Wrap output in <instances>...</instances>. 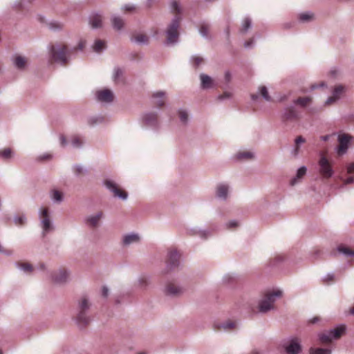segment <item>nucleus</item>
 <instances>
[{"instance_id":"obj_1","label":"nucleus","mask_w":354,"mask_h":354,"mask_svg":"<svg viewBox=\"0 0 354 354\" xmlns=\"http://www.w3.org/2000/svg\"><path fill=\"white\" fill-rule=\"evenodd\" d=\"M172 12L175 13L174 19L167 30V39L168 43H174L178 38V28L181 20V8L177 1H173L171 4Z\"/></svg>"},{"instance_id":"obj_2","label":"nucleus","mask_w":354,"mask_h":354,"mask_svg":"<svg viewBox=\"0 0 354 354\" xmlns=\"http://www.w3.org/2000/svg\"><path fill=\"white\" fill-rule=\"evenodd\" d=\"M71 54V51L68 50L67 46L60 44L56 48L52 46L50 48V62H59L65 66L68 63V56Z\"/></svg>"},{"instance_id":"obj_3","label":"nucleus","mask_w":354,"mask_h":354,"mask_svg":"<svg viewBox=\"0 0 354 354\" xmlns=\"http://www.w3.org/2000/svg\"><path fill=\"white\" fill-rule=\"evenodd\" d=\"M281 292L280 291H275L273 292H267L263 298L260 301L259 304V310L261 313H266L268 310L274 308V303L275 297L280 296Z\"/></svg>"},{"instance_id":"obj_4","label":"nucleus","mask_w":354,"mask_h":354,"mask_svg":"<svg viewBox=\"0 0 354 354\" xmlns=\"http://www.w3.org/2000/svg\"><path fill=\"white\" fill-rule=\"evenodd\" d=\"M346 330V326L344 325L335 328L334 330L328 333H324L319 335V340L323 344H328L332 341V339L339 338Z\"/></svg>"},{"instance_id":"obj_5","label":"nucleus","mask_w":354,"mask_h":354,"mask_svg":"<svg viewBox=\"0 0 354 354\" xmlns=\"http://www.w3.org/2000/svg\"><path fill=\"white\" fill-rule=\"evenodd\" d=\"M89 308L88 301L86 298H83L79 304V313L76 317L77 324L84 327L86 326L89 322V318L86 315V310Z\"/></svg>"},{"instance_id":"obj_6","label":"nucleus","mask_w":354,"mask_h":354,"mask_svg":"<svg viewBox=\"0 0 354 354\" xmlns=\"http://www.w3.org/2000/svg\"><path fill=\"white\" fill-rule=\"evenodd\" d=\"M319 173L324 178L328 179L333 175V169L328 160L324 155H322L319 160Z\"/></svg>"},{"instance_id":"obj_7","label":"nucleus","mask_w":354,"mask_h":354,"mask_svg":"<svg viewBox=\"0 0 354 354\" xmlns=\"http://www.w3.org/2000/svg\"><path fill=\"white\" fill-rule=\"evenodd\" d=\"M104 185L113 194L115 197H118L122 200L127 198V192L122 189L116 183L111 180H106Z\"/></svg>"},{"instance_id":"obj_8","label":"nucleus","mask_w":354,"mask_h":354,"mask_svg":"<svg viewBox=\"0 0 354 354\" xmlns=\"http://www.w3.org/2000/svg\"><path fill=\"white\" fill-rule=\"evenodd\" d=\"M40 218L41 220L42 228L44 233H46L53 229L48 207L41 208Z\"/></svg>"},{"instance_id":"obj_9","label":"nucleus","mask_w":354,"mask_h":354,"mask_svg":"<svg viewBox=\"0 0 354 354\" xmlns=\"http://www.w3.org/2000/svg\"><path fill=\"white\" fill-rule=\"evenodd\" d=\"M284 348L287 354H298L301 350L299 339L292 338L284 346Z\"/></svg>"},{"instance_id":"obj_10","label":"nucleus","mask_w":354,"mask_h":354,"mask_svg":"<svg viewBox=\"0 0 354 354\" xmlns=\"http://www.w3.org/2000/svg\"><path fill=\"white\" fill-rule=\"evenodd\" d=\"M180 254L175 248H170L168 251L167 263L170 268L178 267Z\"/></svg>"},{"instance_id":"obj_11","label":"nucleus","mask_w":354,"mask_h":354,"mask_svg":"<svg viewBox=\"0 0 354 354\" xmlns=\"http://www.w3.org/2000/svg\"><path fill=\"white\" fill-rule=\"evenodd\" d=\"M351 137L348 134H342L339 136L338 154L342 155L346 153Z\"/></svg>"},{"instance_id":"obj_12","label":"nucleus","mask_w":354,"mask_h":354,"mask_svg":"<svg viewBox=\"0 0 354 354\" xmlns=\"http://www.w3.org/2000/svg\"><path fill=\"white\" fill-rule=\"evenodd\" d=\"M97 97L99 101L111 102L113 100V94L109 89H103L97 92Z\"/></svg>"},{"instance_id":"obj_13","label":"nucleus","mask_w":354,"mask_h":354,"mask_svg":"<svg viewBox=\"0 0 354 354\" xmlns=\"http://www.w3.org/2000/svg\"><path fill=\"white\" fill-rule=\"evenodd\" d=\"M344 91V87L342 86H337L335 88L333 95L329 97L326 102V104H331L337 100H338L341 95V94Z\"/></svg>"},{"instance_id":"obj_14","label":"nucleus","mask_w":354,"mask_h":354,"mask_svg":"<svg viewBox=\"0 0 354 354\" xmlns=\"http://www.w3.org/2000/svg\"><path fill=\"white\" fill-rule=\"evenodd\" d=\"M165 93L162 91H158L153 94L152 97L154 99L153 103L158 107H162L165 104Z\"/></svg>"},{"instance_id":"obj_15","label":"nucleus","mask_w":354,"mask_h":354,"mask_svg":"<svg viewBox=\"0 0 354 354\" xmlns=\"http://www.w3.org/2000/svg\"><path fill=\"white\" fill-rule=\"evenodd\" d=\"M103 213L102 212H98L95 215L91 216L86 219V223L91 227H95L97 226L100 220L102 218Z\"/></svg>"},{"instance_id":"obj_16","label":"nucleus","mask_w":354,"mask_h":354,"mask_svg":"<svg viewBox=\"0 0 354 354\" xmlns=\"http://www.w3.org/2000/svg\"><path fill=\"white\" fill-rule=\"evenodd\" d=\"M283 118L285 120H294L298 118V115L295 109L291 107L286 110Z\"/></svg>"},{"instance_id":"obj_17","label":"nucleus","mask_w":354,"mask_h":354,"mask_svg":"<svg viewBox=\"0 0 354 354\" xmlns=\"http://www.w3.org/2000/svg\"><path fill=\"white\" fill-rule=\"evenodd\" d=\"M131 39L135 40L140 44H147L149 42V37L147 35L141 32H136L132 35Z\"/></svg>"},{"instance_id":"obj_18","label":"nucleus","mask_w":354,"mask_h":354,"mask_svg":"<svg viewBox=\"0 0 354 354\" xmlns=\"http://www.w3.org/2000/svg\"><path fill=\"white\" fill-rule=\"evenodd\" d=\"M181 292V289L172 283L167 284L166 293L171 295H178Z\"/></svg>"},{"instance_id":"obj_19","label":"nucleus","mask_w":354,"mask_h":354,"mask_svg":"<svg viewBox=\"0 0 354 354\" xmlns=\"http://www.w3.org/2000/svg\"><path fill=\"white\" fill-rule=\"evenodd\" d=\"M144 120L149 125H155L158 122V115L155 113L146 114L144 117Z\"/></svg>"},{"instance_id":"obj_20","label":"nucleus","mask_w":354,"mask_h":354,"mask_svg":"<svg viewBox=\"0 0 354 354\" xmlns=\"http://www.w3.org/2000/svg\"><path fill=\"white\" fill-rule=\"evenodd\" d=\"M201 80L202 87L204 88H210L213 86V80L207 75L201 74Z\"/></svg>"},{"instance_id":"obj_21","label":"nucleus","mask_w":354,"mask_h":354,"mask_svg":"<svg viewBox=\"0 0 354 354\" xmlns=\"http://www.w3.org/2000/svg\"><path fill=\"white\" fill-rule=\"evenodd\" d=\"M236 323L234 321L228 320L225 324H223L222 326H219L216 324H214V328L216 330H221L223 329L225 330H230L235 328Z\"/></svg>"},{"instance_id":"obj_22","label":"nucleus","mask_w":354,"mask_h":354,"mask_svg":"<svg viewBox=\"0 0 354 354\" xmlns=\"http://www.w3.org/2000/svg\"><path fill=\"white\" fill-rule=\"evenodd\" d=\"M140 240V237L138 234H131L126 235L123 239V242L125 245H129L132 243L138 242Z\"/></svg>"},{"instance_id":"obj_23","label":"nucleus","mask_w":354,"mask_h":354,"mask_svg":"<svg viewBox=\"0 0 354 354\" xmlns=\"http://www.w3.org/2000/svg\"><path fill=\"white\" fill-rule=\"evenodd\" d=\"M228 186L225 185H219L217 187L216 194L219 198H225L227 195Z\"/></svg>"},{"instance_id":"obj_24","label":"nucleus","mask_w":354,"mask_h":354,"mask_svg":"<svg viewBox=\"0 0 354 354\" xmlns=\"http://www.w3.org/2000/svg\"><path fill=\"white\" fill-rule=\"evenodd\" d=\"M15 64L18 68L23 69L27 64V59L20 55H17L15 58Z\"/></svg>"},{"instance_id":"obj_25","label":"nucleus","mask_w":354,"mask_h":354,"mask_svg":"<svg viewBox=\"0 0 354 354\" xmlns=\"http://www.w3.org/2000/svg\"><path fill=\"white\" fill-rule=\"evenodd\" d=\"M90 24L93 28H99L102 24V17L99 15H93L90 18Z\"/></svg>"},{"instance_id":"obj_26","label":"nucleus","mask_w":354,"mask_h":354,"mask_svg":"<svg viewBox=\"0 0 354 354\" xmlns=\"http://www.w3.org/2000/svg\"><path fill=\"white\" fill-rule=\"evenodd\" d=\"M59 277L56 276L54 277V280L57 283H62L66 281L68 278V273L66 270L62 269L59 271Z\"/></svg>"},{"instance_id":"obj_27","label":"nucleus","mask_w":354,"mask_h":354,"mask_svg":"<svg viewBox=\"0 0 354 354\" xmlns=\"http://www.w3.org/2000/svg\"><path fill=\"white\" fill-rule=\"evenodd\" d=\"M311 102L312 99L310 97H300L295 100V103L302 107H305L310 104Z\"/></svg>"},{"instance_id":"obj_28","label":"nucleus","mask_w":354,"mask_h":354,"mask_svg":"<svg viewBox=\"0 0 354 354\" xmlns=\"http://www.w3.org/2000/svg\"><path fill=\"white\" fill-rule=\"evenodd\" d=\"M238 160H250L253 158V154L250 151H241L236 155Z\"/></svg>"},{"instance_id":"obj_29","label":"nucleus","mask_w":354,"mask_h":354,"mask_svg":"<svg viewBox=\"0 0 354 354\" xmlns=\"http://www.w3.org/2000/svg\"><path fill=\"white\" fill-rule=\"evenodd\" d=\"M93 48L94 51L100 53L106 48L105 41L100 39H97L95 41Z\"/></svg>"},{"instance_id":"obj_30","label":"nucleus","mask_w":354,"mask_h":354,"mask_svg":"<svg viewBox=\"0 0 354 354\" xmlns=\"http://www.w3.org/2000/svg\"><path fill=\"white\" fill-rule=\"evenodd\" d=\"M112 24L115 29L120 30L124 26V23L121 18L115 17L112 19Z\"/></svg>"},{"instance_id":"obj_31","label":"nucleus","mask_w":354,"mask_h":354,"mask_svg":"<svg viewBox=\"0 0 354 354\" xmlns=\"http://www.w3.org/2000/svg\"><path fill=\"white\" fill-rule=\"evenodd\" d=\"M310 354H331V351L328 348H311L310 349Z\"/></svg>"},{"instance_id":"obj_32","label":"nucleus","mask_w":354,"mask_h":354,"mask_svg":"<svg viewBox=\"0 0 354 354\" xmlns=\"http://www.w3.org/2000/svg\"><path fill=\"white\" fill-rule=\"evenodd\" d=\"M338 251L346 254V256H354V250L343 245L338 247Z\"/></svg>"},{"instance_id":"obj_33","label":"nucleus","mask_w":354,"mask_h":354,"mask_svg":"<svg viewBox=\"0 0 354 354\" xmlns=\"http://www.w3.org/2000/svg\"><path fill=\"white\" fill-rule=\"evenodd\" d=\"M17 265L20 268H21L24 272H30L33 270L32 265L28 263L19 262L17 263Z\"/></svg>"},{"instance_id":"obj_34","label":"nucleus","mask_w":354,"mask_h":354,"mask_svg":"<svg viewBox=\"0 0 354 354\" xmlns=\"http://www.w3.org/2000/svg\"><path fill=\"white\" fill-rule=\"evenodd\" d=\"M71 142L75 147H80L82 145L83 140L79 136H74L72 137Z\"/></svg>"},{"instance_id":"obj_35","label":"nucleus","mask_w":354,"mask_h":354,"mask_svg":"<svg viewBox=\"0 0 354 354\" xmlns=\"http://www.w3.org/2000/svg\"><path fill=\"white\" fill-rule=\"evenodd\" d=\"M209 30V26L208 24L203 23L201 25L199 31L203 36L207 37Z\"/></svg>"},{"instance_id":"obj_36","label":"nucleus","mask_w":354,"mask_h":354,"mask_svg":"<svg viewBox=\"0 0 354 354\" xmlns=\"http://www.w3.org/2000/svg\"><path fill=\"white\" fill-rule=\"evenodd\" d=\"M299 19L303 22H306L313 19V15L311 13H301L299 15Z\"/></svg>"},{"instance_id":"obj_37","label":"nucleus","mask_w":354,"mask_h":354,"mask_svg":"<svg viewBox=\"0 0 354 354\" xmlns=\"http://www.w3.org/2000/svg\"><path fill=\"white\" fill-rule=\"evenodd\" d=\"M0 156L3 159H8L12 156V150L10 148L0 151Z\"/></svg>"},{"instance_id":"obj_38","label":"nucleus","mask_w":354,"mask_h":354,"mask_svg":"<svg viewBox=\"0 0 354 354\" xmlns=\"http://www.w3.org/2000/svg\"><path fill=\"white\" fill-rule=\"evenodd\" d=\"M259 91L261 96L267 101L270 100V97L268 95V89L266 86H262L259 87Z\"/></svg>"},{"instance_id":"obj_39","label":"nucleus","mask_w":354,"mask_h":354,"mask_svg":"<svg viewBox=\"0 0 354 354\" xmlns=\"http://www.w3.org/2000/svg\"><path fill=\"white\" fill-rule=\"evenodd\" d=\"M305 142V140L302 136H299L295 140V149L294 151L295 155H297L299 151V145Z\"/></svg>"},{"instance_id":"obj_40","label":"nucleus","mask_w":354,"mask_h":354,"mask_svg":"<svg viewBox=\"0 0 354 354\" xmlns=\"http://www.w3.org/2000/svg\"><path fill=\"white\" fill-rule=\"evenodd\" d=\"M250 25H251L250 19L248 18H245L243 21L242 28H241V31L242 32H245L248 30V28L250 27Z\"/></svg>"},{"instance_id":"obj_41","label":"nucleus","mask_w":354,"mask_h":354,"mask_svg":"<svg viewBox=\"0 0 354 354\" xmlns=\"http://www.w3.org/2000/svg\"><path fill=\"white\" fill-rule=\"evenodd\" d=\"M48 26L50 29L56 30H61L63 28L64 25L61 23L54 21V22H50L48 24Z\"/></svg>"},{"instance_id":"obj_42","label":"nucleus","mask_w":354,"mask_h":354,"mask_svg":"<svg viewBox=\"0 0 354 354\" xmlns=\"http://www.w3.org/2000/svg\"><path fill=\"white\" fill-rule=\"evenodd\" d=\"M53 199L55 201L60 202L62 200V192L57 190H53Z\"/></svg>"},{"instance_id":"obj_43","label":"nucleus","mask_w":354,"mask_h":354,"mask_svg":"<svg viewBox=\"0 0 354 354\" xmlns=\"http://www.w3.org/2000/svg\"><path fill=\"white\" fill-rule=\"evenodd\" d=\"M122 75V71L120 68H117L115 69V73H114V75H113V79H114V81L118 83L120 82V76Z\"/></svg>"},{"instance_id":"obj_44","label":"nucleus","mask_w":354,"mask_h":354,"mask_svg":"<svg viewBox=\"0 0 354 354\" xmlns=\"http://www.w3.org/2000/svg\"><path fill=\"white\" fill-rule=\"evenodd\" d=\"M306 173V168L305 167H300L297 173V178H301L303 176H305Z\"/></svg>"},{"instance_id":"obj_45","label":"nucleus","mask_w":354,"mask_h":354,"mask_svg":"<svg viewBox=\"0 0 354 354\" xmlns=\"http://www.w3.org/2000/svg\"><path fill=\"white\" fill-rule=\"evenodd\" d=\"M179 117L180 120L183 122H186L188 119V115L187 113L184 111H179Z\"/></svg>"},{"instance_id":"obj_46","label":"nucleus","mask_w":354,"mask_h":354,"mask_svg":"<svg viewBox=\"0 0 354 354\" xmlns=\"http://www.w3.org/2000/svg\"><path fill=\"white\" fill-rule=\"evenodd\" d=\"M86 41L84 40H80L77 47L74 48L73 50H83L85 47Z\"/></svg>"},{"instance_id":"obj_47","label":"nucleus","mask_w":354,"mask_h":354,"mask_svg":"<svg viewBox=\"0 0 354 354\" xmlns=\"http://www.w3.org/2000/svg\"><path fill=\"white\" fill-rule=\"evenodd\" d=\"M203 62V59L201 57H194L193 58V63L196 66H199Z\"/></svg>"},{"instance_id":"obj_48","label":"nucleus","mask_w":354,"mask_h":354,"mask_svg":"<svg viewBox=\"0 0 354 354\" xmlns=\"http://www.w3.org/2000/svg\"><path fill=\"white\" fill-rule=\"evenodd\" d=\"M24 216H19L15 218V224L18 225H23L25 223Z\"/></svg>"},{"instance_id":"obj_49","label":"nucleus","mask_w":354,"mask_h":354,"mask_svg":"<svg viewBox=\"0 0 354 354\" xmlns=\"http://www.w3.org/2000/svg\"><path fill=\"white\" fill-rule=\"evenodd\" d=\"M232 96V93L230 92H224L223 95L218 96V100H221L225 98H230Z\"/></svg>"},{"instance_id":"obj_50","label":"nucleus","mask_w":354,"mask_h":354,"mask_svg":"<svg viewBox=\"0 0 354 354\" xmlns=\"http://www.w3.org/2000/svg\"><path fill=\"white\" fill-rule=\"evenodd\" d=\"M0 252H2L6 255H10L12 254V250H8V249H4L1 247V245H0Z\"/></svg>"},{"instance_id":"obj_51","label":"nucleus","mask_w":354,"mask_h":354,"mask_svg":"<svg viewBox=\"0 0 354 354\" xmlns=\"http://www.w3.org/2000/svg\"><path fill=\"white\" fill-rule=\"evenodd\" d=\"M347 172L350 174H354V162L351 163L347 167Z\"/></svg>"},{"instance_id":"obj_52","label":"nucleus","mask_w":354,"mask_h":354,"mask_svg":"<svg viewBox=\"0 0 354 354\" xmlns=\"http://www.w3.org/2000/svg\"><path fill=\"white\" fill-rule=\"evenodd\" d=\"M225 82L226 84H228L230 80H231V74L229 71H227L225 73Z\"/></svg>"},{"instance_id":"obj_53","label":"nucleus","mask_w":354,"mask_h":354,"mask_svg":"<svg viewBox=\"0 0 354 354\" xmlns=\"http://www.w3.org/2000/svg\"><path fill=\"white\" fill-rule=\"evenodd\" d=\"M74 171L77 175L81 174L82 173V168L80 166H75L74 167Z\"/></svg>"},{"instance_id":"obj_54","label":"nucleus","mask_w":354,"mask_h":354,"mask_svg":"<svg viewBox=\"0 0 354 354\" xmlns=\"http://www.w3.org/2000/svg\"><path fill=\"white\" fill-rule=\"evenodd\" d=\"M354 182V178L353 177H348L344 180V184L348 185L350 183H352Z\"/></svg>"},{"instance_id":"obj_55","label":"nucleus","mask_w":354,"mask_h":354,"mask_svg":"<svg viewBox=\"0 0 354 354\" xmlns=\"http://www.w3.org/2000/svg\"><path fill=\"white\" fill-rule=\"evenodd\" d=\"M238 225V223L236 221H231L227 224L228 228L235 227Z\"/></svg>"},{"instance_id":"obj_56","label":"nucleus","mask_w":354,"mask_h":354,"mask_svg":"<svg viewBox=\"0 0 354 354\" xmlns=\"http://www.w3.org/2000/svg\"><path fill=\"white\" fill-rule=\"evenodd\" d=\"M108 292H109V290L106 287H104L103 289H102V295L104 297H107L108 295Z\"/></svg>"},{"instance_id":"obj_57","label":"nucleus","mask_w":354,"mask_h":354,"mask_svg":"<svg viewBox=\"0 0 354 354\" xmlns=\"http://www.w3.org/2000/svg\"><path fill=\"white\" fill-rule=\"evenodd\" d=\"M61 144L62 146H64L66 144V138L63 136L61 137Z\"/></svg>"},{"instance_id":"obj_58","label":"nucleus","mask_w":354,"mask_h":354,"mask_svg":"<svg viewBox=\"0 0 354 354\" xmlns=\"http://www.w3.org/2000/svg\"><path fill=\"white\" fill-rule=\"evenodd\" d=\"M318 320H319V318H318V317H314L313 319H312L310 320V323H312V324H315V323H316Z\"/></svg>"},{"instance_id":"obj_59","label":"nucleus","mask_w":354,"mask_h":354,"mask_svg":"<svg viewBox=\"0 0 354 354\" xmlns=\"http://www.w3.org/2000/svg\"><path fill=\"white\" fill-rule=\"evenodd\" d=\"M251 97L253 100H256L258 98V95L257 94H252Z\"/></svg>"},{"instance_id":"obj_60","label":"nucleus","mask_w":354,"mask_h":354,"mask_svg":"<svg viewBox=\"0 0 354 354\" xmlns=\"http://www.w3.org/2000/svg\"><path fill=\"white\" fill-rule=\"evenodd\" d=\"M253 40L252 39H250V41H247L245 43V46H250V44L252 43Z\"/></svg>"},{"instance_id":"obj_61","label":"nucleus","mask_w":354,"mask_h":354,"mask_svg":"<svg viewBox=\"0 0 354 354\" xmlns=\"http://www.w3.org/2000/svg\"><path fill=\"white\" fill-rule=\"evenodd\" d=\"M88 122L91 125H93L97 122V120L93 121V119H90Z\"/></svg>"},{"instance_id":"obj_62","label":"nucleus","mask_w":354,"mask_h":354,"mask_svg":"<svg viewBox=\"0 0 354 354\" xmlns=\"http://www.w3.org/2000/svg\"><path fill=\"white\" fill-rule=\"evenodd\" d=\"M133 7H127L126 6L125 7V11H130V10H133Z\"/></svg>"},{"instance_id":"obj_63","label":"nucleus","mask_w":354,"mask_h":354,"mask_svg":"<svg viewBox=\"0 0 354 354\" xmlns=\"http://www.w3.org/2000/svg\"><path fill=\"white\" fill-rule=\"evenodd\" d=\"M295 183H296V178H293V179L290 181V184H291L292 185H294Z\"/></svg>"},{"instance_id":"obj_64","label":"nucleus","mask_w":354,"mask_h":354,"mask_svg":"<svg viewBox=\"0 0 354 354\" xmlns=\"http://www.w3.org/2000/svg\"><path fill=\"white\" fill-rule=\"evenodd\" d=\"M350 313H351L352 315H354V306H353L352 308H351V310H350Z\"/></svg>"}]
</instances>
